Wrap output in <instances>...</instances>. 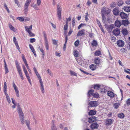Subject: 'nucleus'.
I'll list each match as a JSON object with an SVG mask.
<instances>
[{
  "label": "nucleus",
  "mask_w": 130,
  "mask_h": 130,
  "mask_svg": "<svg viewBox=\"0 0 130 130\" xmlns=\"http://www.w3.org/2000/svg\"><path fill=\"white\" fill-rule=\"evenodd\" d=\"M47 73L48 74L51 76H52L53 74L51 72V71L49 69H48L47 70Z\"/></svg>",
  "instance_id": "6e6d98bb"
},
{
  "label": "nucleus",
  "mask_w": 130,
  "mask_h": 130,
  "mask_svg": "<svg viewBox=\"0 0 130 130\" xmlns=\"http://www.w3.org/2000/svg\"><path fill=\"white\" fill-rule=\"evenodd\" d=\"M24 18H25L24 17H19L17 18V19L19 20L21 22H23L24 20Z\"/></svg>",
  "instance_id": "72a5a7b5"
},
{
  "label": "nucleus",
  "mask_w": 130,
  "mask_h": 130,
  "mask_svg": "<svg viewBox=\"0 0 130 130\" xmlns=\"http://www.w3.org/2000/svg\"><path fill=\"white\" fill-rule=\"evenodd\" d=\"M33 7L34 9L36 10H39V9L37 6V5L36 4H35L33 5Z\"/></svg>",
  "instance_id": "de8ad7c7"
},
{
  "label": "nucleus",
  "mask_w": 130,
  "mask_h": 130,
  "mask_svg": "<svg viewBox=\"0 0 130 130\" xmlns=\"http://www.w3.org/2000/svg\"><path fill=\"white\" fill-rule=\"evenodd\" d=\"M100 88V86L99 85H94V88L97 90L99 89Z\"/></svg>",
  "instance_id": "c03bdc74"
},
{
  "label": "nucleus",
  "mask_w": 130,
  "mask_h": 130,
  "mask_svg": "<svg viewBox=\"0 0 130 130\" xmlns=\"http://www.w3.org/2000/svg\"><path fill=\"white\" fill-rule=\"evenodd\" d=\"M14 2L15 3L17 4V6L18 7H20V4H19V2L18 0H14Z\"/></svg>",
  "instance_id": "4d7b16f0"
},
{
  "label": "nucleus",
  "mask_w": 130,
  "mask_h": 130,
  "mask_svg": "<svg viewBox=\"0 0 130 130\" xmlns=\"http://www.w3.org/2000/svg\"><path fill=\"white\" fill-rule=\"evenodd\" d=\"M113 13L114 15H118L120 12L119 9L117 8H116L113 9Z\"/></svg>",
  "instance_id": "f8f14e48"
},
{
  "label": "nucleus",
  "mask_w": 130,
  "mask_h": 130,
  "mask_svg": "<svg viewBox=\"0 0 130 130\" xmlns=\"http://www.w3.org/2000/svg\"><path fill=\"white\" fill-rule=\"evenodd\" d=\"M120 15L122 19H126L127 17V14L123 12H121Z\"/></svg>",
  "instance_id": "4468645a"
},
{
  "label": "nucleus",
  "mask_w": 130,
  "mask_h": 130,
  "mask_svg": "<svg viewBox=\"0 0 130 130\" xmlns=\"http://www.w3.org/2000/svg\"><path fill=\"white\" fill-rule=\"evenodd\" d=\"M55 121L54 120L52 121V122L51 127L52 130H57V128L55 125Z\"/></svg>",
  "instance_id": "2eb2a0df"
},
{
  "label": "nucleus",
  "mask_w": 130,
  "mask_h": 130,
  "mask_svg": "<svg viewBox=\"0 0 130 130\" xmlns=\"http://www.w3.org/2000/svg\"><path fill=\"white\" fill-rule=\"evenodd\" d=\"M96 120V118L94 117H91L89 119V122L90 123H91L94 122Z\"/></svg>",
  "instance_id": "f3484780"
},
{
  "label": "nucleus",
  "mask_w": 130,
  "mask_h": 130,
  "mask_svg": "<svg viewBox=\"0 0 130 130\" xmlns=\"http://www.w3.org/2000/svg\"><path fill=\"white\" fill-rule=\"evenodd\" d=\"M119 104L118 103H115L114 104V107L115 108L117 109L119 107Z\"/></svg>",
  "instance_id": "864d4df0"
},
{
  "label": "nucleus",
  "mask_w": 130,
  "mask_h": 130,
  "mask_svg": "<svg viewBox=\"0 0 130 130\" xmlns=\"http://www.w3.org/2000/svg\"><path fill=\"white\" fill-rule=\"evenodd\" d=\"M120 30L118 28L114 29L112 31L113 34L116 36L119 35L120 33Z\"/></svg>",
  "instance_id": "0eeeda50"
},
{
  "label": "nucleus",
  "mask_w": 130,
  "mask_h": 130,
  "mask_svg": "<svg viewBox=\"0 0 130 130\" xmlns=\"http://www.w3.org/2000/svg\"><path fill=\"white\" fill-rule=\"evenodd\" d=\"M22 67L24 72L27 71L24 65H22Z\"/></svg>",
  "instance_id": "e2e57ef3"
},
{
  "label": "nucleus",
  "mask_w": 130,
  "mask_h": 130,
  "mask_svg": "<svg viewBox=\"0 0 130 130\" xmlns=\"http://www.w3.org/2000/svg\"><path fill=\"white\" fill-rule=\"evenodd\" d=\"M15 63L17 71L19 73V76L21 78L22 80H23L24 78L22 75L21 67L20 66L17 60L15 61Z\"/></svg>",
  "instance_id": "f257e3e1"
},
{
  "label": "nucleus",
  "mask_w": 130,
  "mask_h": 130,
  "mask_svg": "<svg viewBox=\"0 0 130 130\" xmlns=\"http://www.w3.org/2000/svg\"><path fill=\"white\" fill-rule=\"evenodd\" d=\"M126 103L128 105H130V98L127 99L126 101Z\"/></svg>",
  "instance_id": "69168bd1"
},
{
  "label": "nucleus",
  "mask_w": 130,
  "mask_h": 130,
  "mask_svg": "<svg viewBox=\"0 0 130 130\" xmlns=\"http://www.w3.org/2000/svg\"><path fill=\"white\" fill-rule=\"evenodd\" d=\"M112 122V121L111 119H108L106 120L105 124L108 125H110L111 124Z\"/></svg>",
  "instance_id": "a211bd4d"
},
{
  "label": "nucleus",
  "mask_w": 130,
  "mask_h": 130,
  "mask_svg": "<svg viewBox=\"0 0 130 130\" xmlns=\"http://www.w3.org/2000/svg\"><path fill=\"white\" fill-rule=\"evenodd\" d=\"M123 34L124 35H126L128 34V31L126 29H123L122 30Z\"/></svg>",
  "instance_id": "bb28decb"
},
{
  "label": "nucleus",
  "mask_w": 130,
  "mask_h": 130,
  "mask_svg": "<svg viewBox=\"0 0 130 130\" xmlns=\"http://www.w3.org/2000/svg\"><path fill=\"white\" fill-rule=\"evenodd\" d=\"M26 77L28 80L29 82L30 83V84H31V80L30 78L29 77V75L27 71H26L24 72Z\"/></svg>",
  "instance_id": "412c9836"
},
{
  "label": "nucleus",
  "mask_w": 130,
  "mask_h": 130,
  "mask_svg": "<svg viewBox=\"0 0 130 130\" xmlns=\"http://www.w3.org/2000/svg\"><path fill=\"white\" fill-rule=\"evenodd\" d=\"M126 46L128 49L130 50V42H128L126 45Z\"/></svg>",
  "instance_id": "774afa93"
},
{
  "label": "nucleus",
  "mask_w": 130,
  "mask_h": 130,
  "mask_svg": "<svg viewBox=\"0 0 130 130\" xmlns=\"http://www.w3.org/2000/svg\"><path fill=\"white\" fill-rule=\"evenodd\" d=\"M9 28L10 29L13 31H15L16 30V29L15 28L13 27L11 25H10L9 26Z\"/></svg>",
  "instance_id": "37998d69"
},
{
  "label": "nucleus",
  "mask_w": 130,
  "mask_h": 130,
  "mask_svg": "<svg viewBox=\"0 0 130 130\" xmlns=\"http://www.w3.org/2000/svg\"><path fill=\"white\" fill-rule=\"evenodd\" d=\"M117 3L118 6H120L123 5V2L122 0H118Z\"/></svg>",
  "instance_id": "b1692460"
},
{
  "label": "nucleus",
  "mask_w": 130,
  "mask_h": 130,
  "mask_svg": "<svg viewBox=\"0 0 130 130\" xmlns=\"http://www.w3.org/2000/svg\"><path fill=\"white\" fill-rule=\"evenodd\" d=\"M36 41V39L35 38H31L30 39V42L31 43L35 42Z\"/></svg>",
  "instance_id": "bf43d9fd"
},
{
  "label": "nucleus",
  "mask_w": 130,
  "mask_h": 130,
  "mask_svg": "<svg viewBox=\"0 0 130 130\" xmlns=\"http://www.w3.org/2000/svg\"><path fill=\"white\" fill-rule=\"evenodd\" d=\"M18 112L19 114L23 113L19 105L18 107Z\"/></svg>",
  "instance_id": "473e14b6"
},
{
  "label": "nucleus",
  "mask_w": 130,
  "mask_h": 130,
  "mask_svg": "<svg viewBox=\"0 0 130 130\" xmlns=\"http://www.w3.org/2000/svg\"><path fill=\"white\" fill-rule=\"evenodd\" d=\"M100 62V59L99 58H95L94 60L95 63L96 64H99Z\"/></svg>",
  "instance_id": "c85d7f7f"
},
{
  "label": "nucleus",
  "mask_w": 130,
  "mask_h": 130,
  "mask_svg": "<svg viewBox=\"0 0 130 130\" xmlns=\"http://www.w3.org/2000/svg\"><path fill=\"white\" fill-rule=\"evenodd\" d=\"M13 85V87L14 90L15 91V92L16 93V94L17 96L19 97V91L18 90V89L17 87L15 85V84L14 83V82H13L12 83Z\"/></svg>",
  "instance_id": "20e7f679"
},
{
  "label": "nucleus",
  "mask_w": 130,
  "mask_h": 130,
  "mask_svg": "<svg viewBox=\"0 0 130 130\" xmlns=\"http://www.w3.org/2000/svg\"><path fill=\"white\" fill-rule=\"evenodd\" d=\"M31 1V0H27L25 3L24 6L28 7Z\"/></svg>",
  "instance_id": "c756f323"
},
{
  "label": "nucleus",
  "mask_w": 130,
  "mask_h": 130,
  "mask_svg": "<svg viewBox=\"0 0 130 130\" xmlns=\"http://www.w3.org/2000/svg\"><path fill=\"white\" fill-rule=\"evenodd\" d=\"M115 25L116 27H119L121 26V23L120 21L117 20L115 22Z\"/></svg>",
  "instance_id": "dca6fc26"
},
{
  "label": "nucleus",
  "mask_w": 130,
  "mask_h": 130,
  "mask_svg": "<svg viewBox=\"0 0 130 130\" xmlns=\"http://www.w3.org/2000/svg\"><path fill=\"white\" fill-rule=\"evenodd\" d=\"M118 116L119 118L121 119H122L124 118V115L123 113H121L118 114Z\"/></svg>",
  "instance_id": "2f4dec72"
},
{
  "label": "nucleus",
  "mask_w": 130,
  "mask_h": 130,
  "mask_svg": "<svg viewBox=\"0 0 130 130\" xmlns=\"http://www.w3.org/2000/svg\"><path fill=\"white\" fill-rule=\"evenodd\" d=\"M28 33L30 37H33L35 36L34 34L32 33L31 31L28 32Z\"/></svg>",
  "instance_id": "0e129e2a"
},
{
  "label": "nucleus",
  "mask_w": 130,
  "mask_h": 130,
  "mask_svg": "<svg viewBox=\"0 0 130 130\" xmlns=\"http://www.w3.org/2000/svg\"><path fill=\"white\" fill-rule=\"evenodd\" d=\"M17 49L20 52V53L21 52L20 51V48L18 45V44H17L15 45Z\"/></svg>",
  "instance_id": "052dcab7"
},
{
  "label": "nucleus",
  "mask_w": 130,
  "mask_h": 130,
  "mask_svg": "<svg viewBox=\"0 0 130 130\" xmlns=\"http://www.w3.org/2000/svg\"><path fill=\"white\" fill-rule=\"evenodd\" d=\"M73 55L75 57H78V52L76 50H74V51Z\"/></svg>",
  "instance_id": "e433bc0d"
},
{
  "label": "nucleus",
  "mask_w": 130,
  "mask_h": 130,
  "mask_svg": "<svg viewBox=\"0 0 130 130\" xmlns=\"http://www.w3.org/2000/svg\"><path fill=\"white\" fill-rule=\"evenodd\" d=\"M32 25H30L29 26H25V27L26 30L28 32H30L32 29Z\"/></svg>",
  "instance_id": "aec40b11"
},
{
  "label": "nucleus",
  "mask_w": 130,
  "mask_h": 130,
  "mask_svg": "<svg viewBox=\"0 0 130 130\" xmlns=\"http://www.w3.org/2000/svg\"><path fill=\"white\" fill-rule=\"evenodd\" d=\"M91 44L93 46H96L97 45V43L96 40H94L92 41Z\"/></svg>",
  "instance_id": "f704fd0d"
},
{
  "label": "nucleus",
  "mask_w": 130,
  "mask_h": 130,
  "mask_svg": "<svg viewBox=\"0 0 130 130\" xmlns=\"http://www.w3.org/2000/svg\"><path fill=\"white\" fill-rule=\"evenodd\" d=\"M106 9L105 8H103L102 9L101 11V13H104V14H106Z\"/></svg>",
  "instance_id": "a19ab883"
},
{
  "label": "nucleus",
  "mask_w": 130,
  "mask_h": 130,
  "mask_svg": "<svg viewBox=\"0 0 130 130\" xmlns=\"http://www.w3.org/2000/svg\"><path fill=\"white\" fill-rule=\"evenodd\" d=\"M105 27L107 29L108 31H111L110 25H107L105 26Z\"/></svg>",
  "instance_id": "5fc2aeb1"
},
{
  "label": "nucleus",
  "mask_w": 130,
  "mask_h": 130,
  "mask_svg": "<svg viewBox=\"0 0 130 130\" xmlns=\"http://www.w3.org/2000/svg\"><path fill=\"white\" fill-rule=\"evenodd\" d=\"M20 118L22 123L23 124L24 123V116L23 113L19 114Z\"/></svg>",
  "instance_id": "9b49d317"
},
{
  "label": "nucleus",
  "mask_w": 130,
  "mask_h": 130,
  "mask_svg": "<svg viewBox=\"0 0 130 130\" xmlns=\"http://www.w3.org/2000/svg\"><path fill=\"white\" fill-rule=\"evenodd\" d=\"M117 44L119 47H122L124 44V42L122 40H119L117 41Z\"/></svg>",
  "instance_id": "423d86ee"
},
{
  "label": "nucleus",
  "mask_w": 130,
  "mask_h": 130,
  "mask_svg": "<svg viewBox=\"0 0 130 130\" xmlns=\"http://www.w3.org/2000/svg\"><path fill=\"white\" fill-rule=\"evenodd\" d=\"M22 59H23L24 63L25 64V63H27V62L24 56V55L23 54H22Z\"/></svg>",
  "instance_id": "49530a36"
},
{
  "label": "nucleus",
  "mask_w": 130,
  "mask_h": 130,
  "mask_svg": "<svg viewBox=\"0 0 130 130\" xmlns=\"http://www.w3.org/2000/svg\"><path fill=\"white\" fill-rule=\"evenodd\" d=\"M77 62H78V63L80 65L84 66V65H83V63L82 62H83V61H80L79 60H76Z\"/></svg>",
  "instance_id": "603ef678"
},
{
  "label": "nucleus",
  "mask_w": 130,
  "mask_h": 130,
  "mask_svg": "<svg viewBox=\"0 0 130 130\" xmlns=\"http://www.w3.org/2000/svg\"><path fill=\"white\" fill-rule=\"evenodd\" d=\"M121 51V52L123 53H126V50L124 48H122Z\"/></svg>",
  "instance_id": "338daca9"
},
{
  "label": "nucleus",
  "mask_w": 130,
  "mask_h": 130,
  "mask_svg": "<svg viewBox=\"0 0 130 130\" xmlns=\"http://www.w3.org/2000/svg\"><path fill=\"white\" fill-rule=\"evenodd\" d=\"M85 31V30L84 29H82L79 31L78 32L77 36H79L84 35Z\"/></svg>",
  "instance_id": "ddd939ff"
},
{
  "label": "nucleus",
  "mask_w": 130,
  "mask_h": 130,
  "mask_svg": "<svg viewBox=\"0 0 130 130\" xmlns=\"http://www.w3.org/2000/svg\"><path fill=\"white\" fill-rule=\"evenodd\" d=\"M101 54V52L99 50L96 51L95 53V55L97 56H99Z\"/></svg>",
  "instance_id": "c9c22d12"
},
{
  "label": "nucleus",
  "mask_w": 130,
  "mask_h": 130,
  "mask_svg": "<svg viewBox=\"0 0 130 130\" xmlns=\"http://www.w3.org/2000/svg\"><path fill=\"white\" fill-rule=\"evenodd\" d=\"M62 8L60 6L59 4H58L57 5V12H61Z\"/></svg>",
  "instance_id": "a878e982"
},
{
  "label": "nucleus",
  "mask_w": 130,
  "mask_h": 130,
  "mask_svg": "<svg viewBox=\"0 0 130 130\" xmlns=\"http://www.w3.org/2000/svg\"><path fill=\"white\" fill-rule=\"evenodd\" d=\"M96 66L95 65L92 64L90 66V68L91 70L93 71L96 69Z\"/></svg>",
  "instance_id": "393cba45"
},
{
  "label": "nucleus",
  "mask_w": 130,
  "mask_h": 130,
  "mask_svg": "<svg viewBox=\"0 0 130 130\" xmlns=\"http://www.w3.org/2000/svg\"><path fill=\"white\" fill-rule=\"evenodd\" d=\"M70 73L71 75L76 76L77 75L76 73L72 71H70Z\"/></svg>",
  "instance_id": "3c124183"
},
{
  "label": "nucleus",
  "mask_w": 130,
  "mask_h": 130,
  "mask_svg": "<svg viewBox=\"0 0 130 130\" xmlns=\"http://www.w3.org/2000/svg\"><path fill=\"white\" fill-rule=\"evenodd\" d=\"M37 5L38 6H40L41 4V0H37Z\"/></svg>",
  "instance_id": "680f3d73"
},
{
  "label": "nucleus",
  "mask_w": 130,
  "mask_h": 130,
  "mask_svg": "<svg viewBox=\"0 0 130 130\" xmlns=\"http://www.w3.org/2000/svg\"><path fill=\"white\" fill-rule=\"evenodd\" d=\"M122 24L124 25V26H126L128 25L129 22L128 20H122Z\"/></svg>",
  "instance_id": "4be33fe9"
},
{
  "label": "nucleus",
  "mask_w": 130,
  "mask_h": 130,
  "mask_svg": "<svg viewBox=\"0 0 130 130\" xmlns=\"http://www.w3.org/2000/svg\"><path fill=\"white\" fill-rule=\"evenodd\" d=\"M33 69L35 73L36 74L39 81L40 80H42V79L41 78L40 76V75L38 73L36 68L35 67H34Z\"/></svg>",
  "instance_id": "1a4fd4ad"
},
{
  "label": "nucleus",
  "mask_w": 130,
  "mask_h": 130,
  "mask_svg": "<svg viewBox=\"0 0 130 130\" xmlns=\"http://www.w3.org/2000/svg\"><path fill=\"white\" fill-rule=\"evenodd\" d=\"M13 41L15 44H18V42L16 41V38L14 37L13 38Z\"/></svg>",
  "instance_id": "13d9d810"
},
{
  "label": "nucleus",
  "mask_w": 130,
  "mask_h": 130,
  "mask_svg": "<svg viewBox=\"0 0 130 130\" xmlns=\"http://www.w3.org/2000/svg\"><path fill=\"white\" fill-rule=\"evenodd\" d=\"M89 106L91 107H96L98 105L97 101H90L89 103Z\"/></svg>",
  "instance_id": "39448f33"
},
{
  "label": "nucleus",
  "mask_w": 130,
  "mask_h": 130,
  "mask_svg": "<svg viewBox=\"0 0 130 130\" xmlns=\"http://www.w3.org/2000/svg\"><path fill=\"white\" fill-rule=\"evenodd\" d=\"M79 41L78 40H77L74 43V45L76 47L77 46L79 43Z\"/></svg>",
  "instance_id": "a18cd8bd"
},
{
  "label": "nucleus",
  "mask_w": 130,
  "mask_h": 130,
  "mask_svg": "<svg viewBox=\"0 0 130 130\" xmlns=\"http://www.w3.org/2000/svg\"><path fill=\"white\" fill-rule=\"evenodd\" d=\"M99 126V125L96 123H93L91 125L90 128L92 129H97Z\"/></svg>",
  "instance_id": "9d476101"
},
{
  "label": "nucleus",
  "mask_w": 130,
  "mask_h": 130,
  "mask_svg": "<svg viewBox=\"0 0 130 130\" xmlns=\"http://www.w3.org/2000/svg\"><path fill=\"white\" fill-rule=\"evenodd\" d=\"M24 11L25 14H26L28 10V7L24 6Z\"/></svg>",
  "instance_id": "79ce46f5"
},
{
  "label": "nucleus",
  "mask_w": 130,
  "mask_h": 130,
  "mask_svg": "<svg viewBox=\"0 0 130 130\" xmlns=\"http://www.w3.org/2000/svg\"><path fill=\"white\" fill-rule=\"evenodd\" d=\"M7 86H6V82H5L4 84V87L3 88V90L5 95L6 96V99L8 102L10 103L11 102L10 98L8 94L7 93Z\"/></svg>",
  "instance_id": "f03ea898"
},
{
  "label": "nucleus",
  "mask_w": 130,
  "mask_h": 130,
  "mask_svg": "<svg viewBox=\"0 0 130 130\" xmlns=\"http://www.w3.org/2000/svg\"><path fill=\"white\" fill-rule=\"evenodd\" d=\"M26 123L29 130H30V128L29 127V125L30 124L29 121L28 120H26Z\"/></svg>",
  "instance_id": "7c9ffc66"
},
{
  "label": "nucleus",
  "mask_w": 130,
  "mask_h": 130,
  "mask_svg": "<svg viewBox=\"0 0 130 130\" xmlns=\"http://www.w3.org/2000/svg\"><path fill=\"white\" fill-rule=\"evenodd\" d=\"M96 113V112L95 111L93 110H91L89 112V115H95Z\"/></svg>",
  "instance_id": "cd10ccee"
},
{
  "label": "nucleus",
  "mask_w": 130,
  "mask_h": 130,
  "mask_svg": "<svg viewBox=\"0 0 130 130\" xmlns=\"http://www.w3.org/2000/svg\"><path fill=\"white\" fill-rule=\"evenodd\" d=\"M94 90L92 89L90 90L88 92V96L89 98V100H92L91 99V96H93V94H94Z\"/></svg>",
  "instance_id": "6e6552de"
},
{
  "label": "nucleus",
  "mask_w": 130,
  "mask_h": 130,
  "mask_svg": "<svg viewBox=\"0 0 130 130\" xmlns=\"http://www.w3.org/2000/svg\"><path fill=\"white\" fill-rule=\"evenodd\" d=\"M101 92L103 93H106L109 89V88L108 87L106 86H103L101 88Z\"/></svg>",
  "instance_id": "7ed1b4c3"
},
{
  "label": "nucleus",
  "mask_w": 130,
  "mask_h": 130,
  "mask_svg": "<svg viewBox=\"0 0 130 130\" xmlns=\"http://www.w3.org/2000/svg\"><path fill=\"white\" fill-rule=\"evenodd\" d=\"M68 22L67 21H66V24L64 25V27L63 29H64L65 30H66L68 28Z\"/></svg>",
  "instance_id": "58836bf2"
},
{
  "label": "nucleus",
  "mask_w": 130,
  "mask_h": 130,
  "mask_svg": "<svg viewBox=\"0 0 130 130\" xmlns=\"http://www.w3.org/2000/svg\"><path fill=\"white\" fill-rule=\"evenodd\" d=\"M99 95L98 93H94L93 94V97H94L95 98H98L99 97Z\"/></svg>",
  "instance_id": "4c0bfd02"
},
{
  "label": "nucleus",
  "mask_w": 130,
  "mask_h": 130,
  "mask_svg": "<svg viewBox=\"0 0 130 130\" xmlns=\"http://www.w3.org/2000/svg\"><path fill=\"white\" fill-rule=\"evenodd\" d=\"M102 14V21L103 22H105V20L106 19V18L105 17V16L104 15H105V14H104V13H102V14Z\"/></svg>",
  "instance_id": "09e8293b"
},
{
  "label": "nucleus",
  "mask_w": 130,
  "mask_h": 130,
  "mask_svg": "<svg viewBox=\"0 0 130 130\" xmlns=\"http://www.w3.org/2000/svg\"><path fill=\"white\" fill-rule=\"evenodd\" d=\"M57 17L59 20H60L61 18V12H57Z\"/></svg>",
  "instance_id": "ea45409f"
},
{
  "label": "nucleus",
  "mask_w": 130,
  "mask_h": 130,
  "mask_svg": "<svg viewBox=\"0 0 130 130\" xmlns=\"http://www.w3.org/2000/svg\"><path fill=\"white\" fill-rule=\"evenodd\" d=\"M124 10L127 12H130V7L128 6H125L123 8Z\"/></svg>",
  "instance_id": "5701e85b"
},
{
  "label": "nucleus",
  "mask_w": 130,
  "mask_h": 130,
  "mask_svg": "<svg viewBox=\"0 0 130 130\" xmlns=\"http://www.w3.org/2000/svg\"><path fill=\"white\" fill-rule=\"evenodd\" d=\"M107 95L110 98H113L114 96V93L111 91H109L107 92Z\"/></svg>",
  "instance_id": "6ab92c4d"
},
{
  "label": "nucleus",
  "mask_w": 130,
  "mask_h": 130,
  "mask_svg": "<svg viewBox=\"0 0 130 130\" xmlns=\"http://www.w3.org/2000/svg\"><path fill=\"white\" fill-rule=\"evenodd\" d=\"M45 46L47 50H48L49 49V46L48 44V42H46V43H45Z\"/></svg>",
  "instance_id": "8fccbe9b"
}]
</instances>
